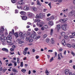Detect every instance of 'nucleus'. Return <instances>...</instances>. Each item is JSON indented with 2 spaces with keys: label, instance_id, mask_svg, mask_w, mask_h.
Returning a JSON list of instances; mask_svg holds the SVG:
<instances>
[{
  "label": "nucleus",
  "instance_id": "obj_3",
  "mask_svg": "<svg viewBox=\"0 0 75 75\" xmlns=\"http://www.w3.org/2000/svg\"><path fill=\"white\" fill-rule=\"evenodd\" d=\"M67 26V24H64V25H62V29L63 30H67V29L66 28Z\"/></svg>",
  "mask_w": 75,
  "mask_h": 75
},
{
  "label": "nucleus",
  "instance_id": "obj_53",
  "mask_svg": "<svg viewBox=\"0 0 75 75\" xmlns=\"http://www.w3.org/2000/svg\"><path fill=\"white\" fill-rule=\"evenodd\" d=\"M2 45H6V43H5V42H3L2 43Z\"/></svg>",
  "mask_w": 75,
  "mask_h": 75
},
{
  "label": "nucleus",
  "instance_id": "obj_44",
  "mask_svg": "<svg viewBox=\"0 0 75 75\" xmlns=\"http://www.w3.org/2000/svg\"><path fill=\"white\" fill-rule=\"evenodd\" d=\"M69 37L70 38H74V36L73 35H70Z\"/></svg>",
  "mask_w": 75,
  "mask_h": 75
},
{
  "label": "nucleus",
  "instance_id": "obj_36",
  "mask_svg": "<svg viewBox=\"0 0 75 75\" xmlns=\"http://www.w3.org/2000/svg\"><path fill=\"white\" fill-rule=\"evenodd\" d=\"M7 37L8 38V39H9V40H11V39L12 38H11V36H7Z\"/></svg>",
  "mask_w": 75,
  "mask_h": 75
},
{
  "label": "nucleus",
  "instance_id": "obj_59",
  "mask_svg": "<svg viewBox=\"0 0 75 75\" xmlns=\"http://www.w3.org/2000/svg\"><path fill=\"white\" fill-rule=\"evenodd\" d=\"M60 22H61L62 23L64 22V21H63V19H60Z\"/></svg>",
  "mask_w": 75,
  "mask_h": 75
},
{
  "label": "nucleus",
  "instance_id": "obj_33",
  "mask_svg": "<svg viewBox=\"0 0 75 75\" xmlns=\"http://www.w3.org/2000/svg\"><path fill=\"white\" fill-rule=\"evenodd\" d=\"M0 31H4V29L3 27H1V30H0Z\"/></svg>",
  "mask_w": 75,
  "mask_h": 75
},
{
  "label": "nucleus",
  "instance_id": "obj_48",
  "mask_svg": "<svg viewBox=\"0 0 75 75\" xmlns=\"http://www.w3.org/2000/svg\"><path fill=\"white\" fill-rule=\"evenodd\" d=\"M1 41H2V42H4L5 41V40L2 38H1Z\"/></svg>",
  "mask_w": 75,
  "mask_h": 75
},
{
  "label": "nucleus",
  "instance_id": "obj_47",
  "mask_svg": "<svg viewBox=\"0 0 75 75\" xmlns=\"http://www.w3.org/2000/svg\"><path fill=\"white\" fill-rule=\"evenodd\" d=\"M27 54V51H23V54L24 55H26Z\"/></svg>",
  "mask_w": 75,
  "mask_h": 75
},
{
  "label": "nucleus",
  "instance_id": "obj_11",
  "mask_svg": "<svg viewBox=\"0 0 75 75\" xmlns=\"http://www.w3.org/2000/svg\"><path fill=\"white\" fill-rule=\"evenodd\" d=\"M56 28L57 30H60L61 29V26L59 25H58L56 26Z\"/></svg>",
  "mask_w": 75,
  "mask_h": 75
},
{
  "label": "nucleus",
  "instance_id": "obj_16",
  "mask_svg": "<svg viewBox=\"0 0 75 75\" xmlns=\"http://www.w3.org/2000/svg\"><path fill=\"white\" fill-rule=\"evenodd\" d=\"M37 4H38V6H41V4H40V1H39V0H38L37 1Z\"/></svg>",
  "mask_w": 75,
  "mask_h": 75
},
{
  "label": "nucleus",
  "instance_id": "obj_7",
  "mask_svg": "<svg viewBox=\"0 0 75 75\" xmlns=\"http://www.w3.org/2000/svg\"><path fill=\"white\" fill-rule=\"evenodd\" d=\"M30 38H33L34 39H35L36 38V36L34 34H32L31 36H30Z\"/></svg>",
  "mask_w": 75,
  "mask_h": 75
},
{
  "label": "nucleus",
  "instance_id": "obj_18",
  "mask_svg": "<svg viewBox=\"0 0 75 75\" xmlns=\"http://www.w3.org/2000/svg\"><path fill=\"white\" fill-rule=\"evenodd\" d=\"M7 43H10L11 42V40L10 39H8L7 40Z\"/></svg>",
  "mask_w": 75,
  "mask_h": 75
},
{
  "label": "nucleus",
  "instance_id": "obj_22",
  "mask_svg": "<svg viewBox=\"0 0 75 75\" xmlns=\"http://www.w3.org/2000/svg\"><path fill=\"white\" fill-rule=\"evenodd\" d=\"M19 3L21 5H23V4H24V3L23 2H22L21 1H20L19 2Z\"/></svg>",
  "mask_w": 75,
  "mask_h": 75
},
{
  "label": "nucleus",
  "instance_id": "obj_6",
  "mask_svg": "<svg viewBox=\"0 0 75 75\" xmlns=\"http://www.w3.org/2000/svg\"><path fill=\"white\" fill-rule=\"evenodd\" d=\"M23 9L24 10L27 11V10H29V9H30V8L28 6H25L24 7Z\"/></svg>",
  "mask_w": 75,
  "mask_h": 75
},
{
  "label": "nucleus",
  "instance_id": "obj_31",
  "mask_svg": "<svg viewBox=\"0 0 75 75\" xmlns=\"http://www.w3.org/2000/svg\"><path fill=\"white\" fill-rule=\"evenodd\" d=\"M34 30L35 31H37L39 30V29H38V28H34Z\"/></svg>",
  "mask_w": 75,
  "mask_h": 75
},
{
  "label": "nucleus",
  "instance_id": "obj_29",
  "mask_svg": "<svg viewBox=\"0 0 75 75\" xmlns=\"http://www.w3.org/2000/svg\"><path fill=\"white\" fill-rule=\"evenodd\" d=\"M40 37H41L40 35H39L37 37L36 36V38L35 39H36V40H38V39H39V38H40Z\"/></svg>",
  "mask_w": 75,
  "mask_h": 75
},
{
  "label": "nucleus",
  "instance_id": "obj_61",
  "mask_svg": "<svg viewBox=\"0 0 75 75\" xmlns=\"http://www.w3.org/2000/svg\"><path fill=\"white\" fill-rule=\"evenodd\" d=\"M15 13H18V10L16 9L15 10Z\"/></svg>",
  "mask_w": 75,
  "mask_h": 75
},
{
  "label": "nucleus",
  "instance_id": "obj_62",
  "mask_svg": "<svg viewBox=\"0 0 75 75\" xmlns=\"http://www.w3.org/2000/svg\"><path fill=\"white\" fill-rule=\"evenodd\" d=\"M12 47L13 48H15L16 47V45H13V46H12Z\"/></svg>",
  "mask_w": 75,
  "mask_h": 75
},
{
  "label": "nucleus",
  "instance_id": "obj_15",
  "mask_svg": "<svg viewBox=\"0 0 75 75\" xmlns=\"http://www.w3.org/2000/svg\"><path fill=\"white\" fill-rule=\"evenodd\" d=\"M19 35L21 37L23 36V33L21 32H20L19 34Z\"/></svg>",
  "mask_w": 75,
  "mask_h": 75
},
{
  "label": "nucleus",
  "instance_id": "obj_17",
  "mask_svg": "<svg viewBox=\"0 0 75 75\" xmlns=\"http://www.w3.org/2000/svg\"><path fill=\"white\" fill-rule=\"evenodd\" d=\"M12 71H13L14 72H18V71H17V70H16V69H13V68H12Z\"/></svg>",
  "mask_w": 75,
  "mask_h": 75
},
{
  "label": "nucleus",
  "instance_id": "obj_35",
  "mask_svg": "<svg viewBox=\"0 0 75 75\" xmlns=\"http://www.w3.org/2000/svg\"><path fill=\"white\" fill-rule=\"evenodd\" d=\"M71 54L72 55L73 57H74V56H75V53H74V52H73L72 51L71 52Z\"/></svg>",
  "mask_w": 75,
  "mask_h": 75
},
{
  "label": "nucleus",
  "instance_id": "obj_64",
  "mask_svg": "<svg viewBox=\"0 0 75 75\" xmlns=\"http://www.w3.org/2000/svg\"><path fill=\"white\" fill-rule=\"evenodd\" d=\"M72 35H73L74 36H75V33H72Z\"/></svg>",
  "mask_w": 75,
  "mask_h": 75
},
{
  "label": "nucleus",
  "instance_id": "obj_50",
  "mask_svg": "<svg viewBox=\"0 0 75 75\" xmlns=\"http://www.w3.org/2000/svg\"><path fill=\"white\" fill-rule=\"evenodd\" d=\"M10 50L11 51H12V52H13L14 51V50L13 48H11L10 49Z\"/></svg>",
  "mask_w": 75,
  "mask_h": 75
},
{
  "label": "nucleus",
  "instance_id": "obj_8",
  "mask_svg": "<svg viewBox=\"0 0 75 75\" xmlns=\"http://www.w3.org/2000/svg\"><path fill=\"white\" fill-rule=\"evenodd\" d=\"M44 17H45V15H43L42 13H40L39 14V18H42Z\"/></svg>",
  "mask_w": 75,
  "mask_h": 75
},
{
  "label": "nucleus",
  "instance_id": "obj_32",
  "mask_svg": "<svg viewBox=\"0 0 75 75\" xmlns=\"http://www.w3.org/2000/svg\"><path fill=\"white\" fill-rule=\"evenodd\" d=\"M35 18H40V15H37L35 16Z\"/></svg>",
  "mask_w": 75,
  "mask_h": 75
},
{
  "label": "nucleus",
  "instance_id": "obj_2",
  "mask_svg": "<svg viewBox=\"0 0 75 75\" xmlns=\"http://www.w3.org/2000/svg\"><path fill=\"white\" fill-rule=\"evenodd\" d=\"M75 14V11L74 10L71 11L69 13V15L70 17L74 16Z\"/></svg>",
  "mask_w": 75,
  "mask_h": 75
},
{
  "label": "nucleus",
  "instance_id": "obj_13",
  "mask_svg": "<svg viewBox=\"0 0 75 75\" xmlns=\"http://www.w3.org/2000/svg\"><path fill=\"white\" fill-rule=\"evenodd\" d=\"M54 31V29H51L50 30V35H52V34H53V32Z\"/></svg>",
  "mask_w": 75,
  "mask_h": 75
},
{
  "label": "nucleus",
  "instance_id": "obj_60",
  "mask_svg": "<svg viewBox=\"0 0 75 75\" xmlns=\"http://www.w3.org/2000/svg\"><path fill=\"white\" fill-rule=\"evenodd\" d=\"M72 47L74 48H75V45H72Z\"/></svg>",
  "mask_w": 75,
  "mask_h": 75
},
{
  "label": "nucleus",
  "instance_id": "obj_14",
  "mask_svg": "<svg viewBox=\"0 0 75 75\" xmlns=\"http://www.w3.org/2000/svg\"><path fill=\"white\" fill-rule=\"evenodd\" d=\"M49 23L50 25H54V23H53L51 21H50L49 22Z\"/></svg>",
  "mask_w": 75,
  "mask_h": 75
},
{
  "label": "nucleus",
  "instance_id": "obj_34",
  "mask_svg": "<svg viewBox=\"0 0 75 75\" xmlns=\"http://www.w3.org/2000/svg\"><path fill=\"white\" fill-rule=\"evenodd\" d=\"M20 66L21 67H23V62H21V65H20Z\"/></svg>",
  "mask_w": 75,
  "mask_h": 75
},
{
  "label": "nucleus",
  "instance_id": "obj_20",
  "mask_svg": "<svg viewBox=\"0 0 75 75\" xmlns=\"http://www.w3.org/2000/svg\"><path fill=\"white\" fill-rule=\"evenodd\" d=\"M20 13L21 14H22V15H25V12L23 11H21Z\"/></svg>",
  "mask_w": 75,
  "mask_h": 75
},
{
  "label": "nucleus",
  "instance_id": "obj_42",
  "mask_svg": "<svg viewBox=\"0 0 75 75\" xmlns=\"http://www.w3.org/2000/svg\"><path fill=\"white\" fill-rule=\"evenodd\" d=\"M30 39V38L29 37H27L26 38V41H29Z\"/></svg>",
  "mask_w": 75,
  "mask_h": 75
},
{
  "label": "nucleus",
  "instance_id": "obj_25",
  "mask_svg": "<svg viewBox=\"0 0 75 75\" xmlns=\"http://www.w3.org/2000/svg\"><path fill=\"white\" fill-rule=\"evenodd\" d=\"M11 1L13 3H15L17 1V0H12Z\"/></svg>",
  "mask_w": 75,
  "mask_h": 75
},
{
  "label": "nucleus",
  "instance_id": "obj_30",
  "mask_svg": "<svg viewBox=\"0 0 75 75\" xmlns=\"http://www.w3.org/2000/svg\"><path fill=\"white\" fill-rule=\"evenodd\" d=\"M65 35V32H63L61 33V35L62 36H64Z\"/></svg>",
  "mask_w": 75,
  "mask_h": 75
},
{
  "label": "nucleus",
  "instance_id": "obj_19",
  "mask_svg": "<svg viewBox=\"0 0 75 75\" xmlns=\"http://www.w3.org/2000/svg\"><path fill=\"white\" fill-rule=\"evenodd\" d=\"M32 9L33 10V11H36L37 10V8L35 7H33L32 8Z\"/></svg>",
  "mask_w": 75,
  "mask_h": 75
},
{
  "label": "nucleus",
  "instance_id": "obj_26",
  "mask_svg": "<svg viewBox=\"0 0 75 75\" xmlns=\"http://www.w3.org/2000/svg\"><path fill=\"white\" fill-rule=\"evenodd\" d=\"M54 60V57H52L50 60V62H51L52 61Z\"/></svg>",
  "mask_w": 75,
  "mask_h": 75
},
{
  "label": "nucleus",
  "instance_id": "obj_52",
  "mask_svg": "<svg viewBox=\"0 0 75 75\" xmlns=\"http://www.w3.org/2000/svg\"><path fill=\"white\" fill-rule=\"evenodd\" d=\"M63 50V49L62 48H61L59 49V51H62Z\"/></svg>",
  "mask_w": 75,
  "mask_h": 75
},
{
  "label": "nucleus",
  "instance_id": "obj_24",
  "mask_svg": "<svg viewBox=\"0 0 75 75\" xmlns=\"http://www.w3.org/2000/svg\"><path fill=\"white\" fill-rule=\"evenodd\" d=\"M67 46L68 47H69V48H71V45L69 44H67Z\"/></svg>",
  "mask_w": 75,
  "mask_h": 75
},
{
  "label": "nucleus",
  "instance_id": "obj_12",
  "mask_svg": "<svg viewBox=\"0 0 75 75\" xmlns=\"http://www.w3.org/2000/svg\"><path fill=\"white\" fill-rule=\"evenodd\" d=\"M65 73L66 75H67L68 74H69V70L68 69H67L65 71Z\"/></svg>",
  "mask_w": 75,
  "mask_h": 75
},
{
  "label": "nucleus",
  "instance_id": "obj_21",
  "mask_svg": "<svg viewBox=\"0 0 75 75\" xmlns=\"http://www.w3.org/2000/svg\"><path fill=\"white\" fill-rule=\"evenodd\" d=\"M29 17H31L33 16V14L32 13H30L28 14Z\"/></svg>",
  "mask_w": 75,
  "mask_h": 75
},
{
  "label": "nucleus",
  "instance_id": "obj_23",
  "mask_svg": "<svg viewBox=\"0 0 75 75\" xmlns=\"http://www.w3.org/2000/svg\"><path fill=\"white\" fill-rule=\"evenodd\" d=\"M21 71L23 72L24 73H25V72H26V70L25 69H22L21 70Z\"/></svg>",
  "mask_w": 75,
  "mask_h": 75
},
{
  "label": "nucleus",
  "instance_id": "obj_63",
  "mask_svg": "<svg viewBox=\"0 0 75 75\" xmlns=\"http://www.w3.org/2000/svg\"><path fill=\"white\" fill-rule=\"evenodd\" d=\"M14 65L15 66H17V62H15L14 63Z\"/></svg>",
  "mask_w": 75,
  "mask_h": 75
},
{
  "label": "nucleus",
  "instance_id": "obj_41",
  "mask_svg": "<svg viewBox=\"0 0 75 75\" xmlns=\"http://www.w3.org/2000/svg\"><path fill=\"white\" fill-rule=\"evenodd\" d=\"M63 22H65V21H67V18H65L63 19Z\"/></svg>",
  "mask_w": 75,
  "mask_h": 75
},
{
  "label": "nucleus",
  "instance_id": "obj_39",
  "mask_svg": "<svg viewBox=\"0 0 75 75\" xmlns=\"http://www.w3.org/2000/svg\"><path fill=\"white\" fill-rule=\"evenodd\" d=\"M15 35L16 37H18V34H17V33H16L15 34Z\"/></svg>",
  "mask_w": 75,
  "mask_h": 75
},
{
  "label": "nucleus",
  "instance_id": "obj_58",
  "mask_svg": "<svg viewBox=\"0 0 75 75\" xmlns=\"http://www.w3.org/2000/svg\"><path fill=\"white\" fill-rule=\"evenodd\" d=\"M24 35L25 37H27V34L24 33Z\"/></svg>",
  "mask_w": 75,
  "mask_h": 75
},
{
  "label": "nucleus",
  "instance_id": "obj_55",
  "mask_svg": "<svg viewBox=\"0 0 75 75\" xmlns=\"http://www.w3.org/2000/svg\"><path fill=\"white\" fill-rule=\"evenodd\" d=\"M9 35L10 36H12L13 35V34L11 32H10Z\"/></svg>",
  "mask_w": 75,
  "mask_h": 75
},
{
  "label": "nucleus",
  "instance_id": "obj_37",
  "mask_svg": "<svg viewBox=\"0 0 75 75\" xmlns=\"http://www.w3.org/2000/svg\"><path fill=\"white\" fill-rule=\"evenodd\" d=\"M58 59H61V57H60V56L59 55V54H58Z\"/></svg>",
  "mask_w": 75,
  "mask_h": 75
},
{
  "label": "nucleus",
  "instance_id": "obj_10",
  "mask_svg": "<svg viewBox=\"0 0 75 75\" xmlns=\"http://www.w3.org/2000/svg\"><path fill=\"white\" fill-rule=\"evenodd\" d=\"M2 50L3 51H6V52H8V49L4 48L2 49Z\"/></svg>",
  "mask_w": 75,
  "mask_h": 75
},
{
  "label": "nucleus",
  "instance_id": "obj_56",
  "mask_svg": "<svg viewBox=\"0 0 75 75\" xmlns=\"http://www.w3.org/2000/svg\"><path fill=\"white\" fill-rule=\"evenodd\" d=\"M48 52H53V50H48Z\"/></svg>",
  "mask_w": 75,
  "mask_h": 75
},
{
  "label": "nucleus",
  "instance_id": "obj_4",
  "mask_svg": "<svg viewBox=\"0 0 75 75\" xmlns=\"http://www.w3.org/2000/svg\"><path fill=\"white\" fill-rule=\"evenodd\" d=\"M16 42H18L19 44H22V43H24V41H21V39H18L16 40Z\"/></svg>",
  "mask_w": 75,
  "mask_h": 75
},
{
  "label": "nucleus",
  "instance_id": "obj_51",
  "mask_svg": "<svg viewBox=\"0 0 75 75\" xmlns=\"http://www.w3.org/2000/svg\"><path fill=\"white\" fill-rule=\"evenodd\" d=\"M64 38L65 39H68V36H66L64 37Z\"/></svg>",
  "mask_w": 75,
  "mask_h": 75
},
{
  "label": "nucleus",
  "instance_id": "obj_49",
  "mask_svg": "<svg viewBox=\"0 0 75 75\" xmlns=\"http://www.w3.org/2000/svg\"><path fill=\"white\" fill-rule=\"evenodd\" d=\"M50 20H51V18H48L46 19V20H47V21H50Z\"/></svg>",
  "mask_w": 75,
  "mask_h": 75
},
{
  "label": "nucleus",
  "instance_id": "obj_27",
  "mask_svg": "<svg viewBox=\"0 0 75 75\" xmlns=\"http://www.w3.org/2000/svg\"><path fill=\"white\" fill-rule=\"evenodd\" d=\"M46 41L47 42H49L50 41V39L48 38H46Z\"/></svg>",
  "mask_w": 75,
  "mask_h": 75
},
{
  "label": "nucleus",
  "instance_id": "obj_40",
  "mask_svg": "<svg viewBox=\"0 0 75 75\" xmlns=\"http://www.w3.org/2000/svg\"><path fill=\"white\" fill-rule=\"evenodd\" d=\"M19 58H17V62L18 64H19V63H20V62L19 61Z\"/></svg>",
  "mask_w": 75,
  "mask_h": 75
},
{
  "label": "nucleus",
  "instance_id": "obj_28",
  "mask_svg": "<svg viewBox=\"0 0 75 75\" xmlns=\"http://www.w3.org/2000/svg\"><path fill=\"white\" fill-rule=\"evenodd\" d=\"M47 37V34H45L43 35V38H46V37Z\"/></svg>",
  "mask_w": 75,
  "mask_h": 75
},
{
  "label": "nucleus",
  "instance_id": "obj_1",
  "mask_svg": "<svg viewBox=\"0 0 75 75\" xmlns=\"http://www.w3.org/2000/svg\"><path fill=\"white\" fill-rule=\"evenodd\" d=\"M38 22L37 23V25L39 27H42L43 25L44 24V23L43 22H41V23L40 22L41 21V20H38Z\"/></svg>",
  "mask_w": 75,
  "mask_h": 75
},
{
  "label": "nucleus",
  "instance_id": "obj_5",
  "mask_svg": "<svg viewBox=\"0 0 75 75\" xmlns=\"http://www.w3.org/2000/svg\"><path fill=\"white\" fill-rule=\"evenodd\" d=\"M62 44L63 45H64V46H65V45H67V43H66V42H65V40L63 39L62 41Z\"/></svg>",
  "mask_w": 75,
  "mask_h": 75
},
{
  "label": "nucleus",
  "instance_id": "obj_46",
  "mask_svg": "<svg viewBox=\"0 0 75 75\" xmlns=\"http://www.w3.org/2000/svg\"><path fill=\"white\" fill-rule=\"evenodd\" d=\"M18 5H19L18 4L17 5V8H18V9H20V8H21V7H19L18 6H19Z\"/></svg>",
  "mask_w": 75,
  "mask_h": 75
},
{
  "label": "nucleus",
  "instance_id": "obj_38",
  "mask_svg": "<svg viewBox=\"0 0 75 75\" xmlns=\"http://www.w3.org/2000/svg\"><path fill=\"white\" fill-rule=\"evenodd\" d=\"M60 55L61 56V57L62 58H64V57L63 56L61 53H60Z\"/></svg>",
  "mask_w": 75,
  "mask_h": 75
},
{
  "label": "nucleus",
  "instance_id": "obj_45",
  "mask_svg": "<svg viewBox=\"0 0 75 75\" xmlns=\"http://www.w3.org/2000/svg\"><path fill=\"white\" fill-rule=\"evenodd\" d=\"M50 18H51V19L54 20V16H51L50 17Z\"/></svg>",
  "mask_w": 75,
  "mask_h": 75
},
{
  "label": "nucleus",
  "instance_id": "obj_54",
  "mask_svg": "<svg viewBox=\"0 0 75 75\" xmlns=\"http://www.w3.org/2000/svg\"><path fill=\"white\" fill-rule=\"evenodd\" d=\"M47 10V9H43V12H46V11Z\"/></svg>",
  "mask_w": 75,
  "mask_h": 75
},
{
  "label": "nucleus",
  "instance_id": "obj_57",
  "mask_svg": "<svg viewBox=\"0 0 75 75\" xmlns=\"http://www.w3.org/2000/svg\"><path fill=\"white\" fill-rule=\"evenodd\" d=\"M32 41H33V40L32 39H30L29 40V42H32Z\"/></svg>",
  "mask_w": 75,
  "mask_h": 75
},
{
  "label": "nucleus",
  "instance_id": "obj_43",
  "mask_svg": "<svg viewBox=\"0 0 75 75\" xmlns=\"http://www.w3.org/2000/svg\"><path fill=\"white\" fill-rule=\"evenodd\" d=\"M44 28H46V29H47L48 28V26H47V25H45L44 26Z\"/></svg>",
  "mask_w": 75,
  "mask_h": 75
},
{
  "label": "nucleus",
  "instance_id": "obj_9",
  "mask_svg": "<svg viewBox=\"0 0 75 75\" xmlns=\"http://www.w3.org/2000/svg\"><path fill=\"white\" fill-rule=\"evenodd\" d=\"M21 16L22 17V20H26L27 19V17L25 16Z\"/></svg>",
  "mask_w": 75,
  "mask_h": 75
}]
</instances>
